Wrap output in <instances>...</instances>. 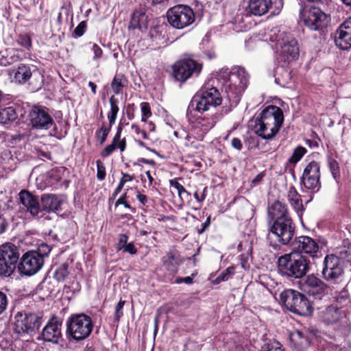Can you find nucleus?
Returning <instances> with one entry per match:
<instances>
[{"label":"nucleus","mask_w":351,"mask_h":351,"mask_svg":"<svg viewBox=\"0 0 351 351\" xmlns=\"http://www.w3.org/2000/svg\"><path fill=\"white\" fill-rule=\"evenodd\" d=\"M284 121V114L280 108L269 106L254 118L252 125L254 133L265 140L274 138L278 133Z\"/></svg>","instance_id":"f257e3e1"},{"label":"nucleus","mask_w":351,"mask_h":351,"mask_svg":"<svg viewBox=\"0 0 351 351\" xmlns=\"http://www.w3.org/2000/svg\"><path fill=\"white\" fill-rule=\"evenodd\" d=\"M269 40L275 43V50L278 59L282 62H291L299 56L297 40L285 31L273 29L269 35Z\"/></svg>","instance_id":"f03ea898"},{"label":"nucleus","mask_w":351,"mask_h":351,"mask_svg":"<svg viewBox=\"0 0 351 351\" xmlns=\"http://www.w3.org/2000/svg\"><path fill=\"white\" fill-rule=\"evenodd\" d=\"M224 73L229 77L223 84L224 92L231 104L236 105L248 85L249 75L241 66L234 67L230 73L226 70Z\"/></svg>","instance_id":"7ed1b4c3"},{"label":"nucleus","mask_w":351,"mask_h":351,"mask_svg":"<svg viewBox=\"0 0 351 351\" xmlns=\"http://www.w3.org/2000/svg\"><path fill=\"white\" fill-rule=\"evenodd\" d=\"M280 273L287 278H301L309 269V263L300 253L292 252L278 258Z\"/></svg>","instance_id":"20e7f679"},{"label":"nucleus","mask_w":351,"mask_h":351,"mask_svg":"<svg viewBox=\"0 0 351 351\" xmlns=\"http://www.w3.org/2000/svg\"><path fill=\"white\" fill-rule=\"evenodd\" d=\"M9 75L13 82L23 84L29 82V86L33 91L40 90L44 82L42 72L32 64H20L9 71Z\"/></svg>","instance_id":"39448f33"},{"label":"nucleus","mask_w":351,"mask_h":351,"mask_svg":"<svg viewBox=\"0 0 351 351\" xmlns=\"http://www.w3.org/2000/svg\"><path fill=\"white\" fill-rule=\"evenodd\" d=\"M280 302L291 312L306 316L312 313V307L304 295L293 289H287L280 294Z\"/></svg>","instance_id":"423d86ee"},{"label":"nucleus","mask_w":351,"mask_h":351,"mask_svg":"<svg viewBox=\"0 0 351 351\" xmlns=\"http://www.w3.org/2000/svg\"><path fill=\"white\" fill-rule=\"evenodd\" d=\"M93 328L91 317L84 313L71 315L66 321V332L75 341H82L90 335Z\"/></svg>","instance_id":"0eeeda50"},{"label":"nucleus","mask_w":351,"mask_h":351,"mask_svg":"<svg viewBox=\"0 0 351 351\" xmlns=\"http://www.w3.org/2000/svg\"><path fill=\"white\" fill-rule=\"evenodd\" d=\"M222 97L219 90L215 88H205L200 90L192 99L189 108H195L199 112L208 110L210 107L221 104Z\"/></svg>","instance_id":"6e6552de"},{"label":"nucleus","mask_w":351,"mask_h":351,"mask_svg":"<svg viewBox=\"0 0 351 351\" xmlns=\"http://www.w3.org/2000/svg\"><path fill=\"white\" fill-rule=\"evenodd\" d=\"M167 18L173 27L182 29L194 22L195 14L189 6L179 4L168 10Z\"/></svg>","instance_id":"1a4fd4ad"},{"label":"nucleus","mask_w":351,"mask_h":351,"mask_svg":"<svg viewBox=\"0 0 351 351\" xmlns=\"http://www.w3.org/2000/svg\"><path fill=\"white\" fill-rule=\"evenodd\" d=\"M19 250L12 243L0 246V276H10L16 269L19 259Z\"/></svg>","instance_id":"9d476101"},{"label":"nucleus","mask_w":351,"mask_h":351,"mask_svg":"<svg viewBox=\"0 0 351 351\" xmlns=\"http://www.w3.org/2000/svg\"><path fill=\"white\" fill-rule=\"evenodd\" d=\"M300 19L311 30L317 31L326 26V14L319 8L306 5L300 10Z\"/></svg>","instance_id":"9b49d317"},{"label":"nucleus","mask_w":351,"mask_h":351,"mask_svg":"<svg viewBox=\"0 0 351 351\" xmlns=\"http://www.w3.org/2000/svg\"><path fill=\"white\" fill-rule=\"evenodd\" d=\"M44 264V256L38 251H29L25 253L19 264L21 274L32 276L36 274Z\"/></svg>","instance_id":"f8f14e48"},{"label":"nucleus","mask_w":351,"mask_h":351,"mask_svg":"<svg viewBox=\"0 0 351 351\" xmlns=\"http://www.w3.org/2000/svg\"><path fill=\"white\" fill-rule=\"evenodd\" d=\"M29 123L35 130H49L55 125L49 109L43 106H34L29 113Z\"/></svg>","instance_id":"ddd939ff"},{"label":"nucleus","mask_w":351,"mask_h":351,"mask_svg":"<svg viewBox=\"0 0 351 351\" xmlns=\"http://www.w3.org/2000/svg\"><path fill=\"white\" fill-rule=\"evenodd\" d=\"M270 232L276 236L278 242L287 245L294 235L295 225L291 218H279L275 219L270 228Z\"/></svg>","instance_id":"4468645a"},{"label":"nucleus","mask_w":351,"mask_h":351,"mask_svg":"<svg viewBox=\"0 0 351 351\" xmlns=\"http://www.w3.org/2000/svg\"><path fill=\"white\" fill-rule=\"evenodd\" d=\"M202 71V64L192 59L177 62L173 66L174 77L184 82L191 77L197 76Z\"/></svg>","instance_id":"2eb2a0df"},{"label":"nucleus","mask_w":351,"mask_h":351,"mask_svg":"<svg viewBox=\"0 0 351 351\" xmlns=\"http://www.w3.org/2000/svg\"><path fill=\"white\" fill-rule=\"evenodd\" d=\"M322 269L323 278L328 282H333L341 276L343 273V263L335 254L327 255L324 261Z\"/></svg>","instance_id":"dca6fc26"},{"label":"nucleus","mask_w":351,"mask_h":351,"mask_svg":"<svg viewBox=\"0 0 351 351\" xmlns=\"http://www.w3.org/2000/svg\"><path fill=\"white\" fill-rule=\"evenodd\" d=\"M15 325L19 332L21 330L32 333L38 330L42 324V316L34 313L23 314L19 312L15 316Z\"/></svg>","instance_id":"f3484780"},{"label":"nucleus","mask_w":351,"mask_h":351,"mask_svg":"<svg viewBox=\"0 0 351 351\" xmlns=\"http://www.w3.org/2000/svg\"><path fill=\"white\" fill-rule=\"evenodd\" d=\"M302 182L308 189L318 191L321 188L320 167L315 161H311L305 167Z\"/></svg>","instance_id":"a211bd4d"},{"label":"nucleus","mask_w":351,"mask_h":351,"mask_svg":"<svg viewBox=\"0 0 351 351\" xmlns=\"http://www.w3.org/2000/svg\"><path fill=\"white\" fill-rule=\"evenodd\" d=\"M335 42L341 49L351 47V17L346 20L336 31Z\"/></svg>","instance_id":"6ab92c4d"},{"label":"nucleus","mask_w":351,"mask_h":351,"mask_svg":"<svg viewBox=\"0 0 351 351\" xmlns=\"http://www.w3.org/2000/svg\"><path fill=\"white\" fill-rule=\"evenodd\" d=\"M62 322L56 318L49 320L42 331L41 337L44 341L58 343L62 337Z\"/></svg>","instance_id":"aec40b11"},{"label":"nucleus","mask_w":351,"mask_h":351,"mask_svg":"<svg viewBox=\"0 0 351 351\" xmlns=\"http://www.w3.org/2000/svg\"><path fill=\"white\" fill-rule=\"evenodd\" d=\"M293 252L298 253H305L314 257L318 252L319 245L309 237L302 236L297 238L293 243Z\"/></svg>","instance_id":"412c9836"},{"label":"nucleus","mask_w":351,"mask_h":351,"mask_svg":"<svg viewBox=\"0 0 351 351\" xmlns=\"http://www.w3.org/2000/svg\"><path fill=\"white\" fill-rule=\"evenodd\" d=\"M19 199L23 205V208L28 212L32 216H38L41 211L38 199L33 194L27 191H21L19 194Z\"/></svg>","instance_id":"4be33fe9"},{"label":"nucleus","mask_w":351,"mask_h":351,"mask_svg":"<svg viewBox=\"0 0 351 351\" xmlns=\"http://www.w3.org/2000/svg\"><path fill=\"white\" fill-rule=\"evenodd\" d=\"M40 202L41 210L47 213H57L62 210L63 199L61 196L56 194L45 193L41 196Z\"/></svg>","instance_id":"5701e85b"},{"label":"nucleus","mask_w":351,"mask_h":351,"mask_svg":"<svg viewBox=\"0 0 351 351\" xmlns=\"http://www.w3.org/2000/svg\"><path fill=\"white\" fill-rule=\"evenodd\" d=\"M184 258L181 256L180 252L171 249L162 258L163 266L170 273H176L178 267L183 263Z\"/></svg>","instance_id":"b1692460"},{"label":"nucleus","mask_w":351,"mask_h":351,"mask_svg":"<svg viewBox=\"0 0 351 351\" xmlns=\"http://www.w3.org/2000/svg\"><path fill=\"white\" fill-rule=\"evenodd\" d=\"M290 342L295 348L302 350L310 345L308 332L306 330H293L289 332Z\"/></svg>","instance_id":"393cba45"},{"label":"nucleus","mask_w":351,"mask_h":351,"mask_svg":"<svg viewBox=\"0 0 351 351\" xmlns=\"http://www.w3.org/2000/svg\"><path fill=\"white\" fill-rule=\"evenodd\" d=\"M272 0H247V11L256 16L265 14L271 6Z\"/></svg>","instance_id":"a878e982"},{"label":"nucleus","mask_w":351,"mask_h":351,"mask_svg":"<svg viewBox=\"0 0 351 351\" xmlns=\"http://www.w3.org/2000/svg\"><path fill=\"white\" fill-rule=\"evenodd\" d=\"M305 290L313 295H320L326 288V285L314 275H309L305 279Z\"/></svg>","instance_id":"bb28decb"},{"label":"nucleus","mask_w":351,"mask_h":351,"mask_svg":"<svg viewBox=\"0 0 351 351\" xmlns=\"http://www.w3.org/2000/svg\"><path fill=\"white\" fill-rule=\"evenodd\" d=\"M121 128L119 127L117 132L114 136L111 144L107 145L101 152L103 157L109 156L117 148L123 152L126 148V140L125 138L121 139Z\"/></svg>","instance_id":"cd10ccee"},{"label":"nucleus","mask_w":351,"mask_h":351,"mask_svg":"<svg viewBox=\"0 0 351 351\" xmlns=\"http://www.w3.org/2000/svg\"><path fill=\"white\" fill-rule=\"evenodd\" d=\"M148 16L143 10H136L132 14L129 28L142 31L147 27Z\"/></svg>","instance_id":"c85d7f7f"},{"label":"nucleus","mask_w":351,"mask_h":351,"mask_svg":"<svg viewBox=\"0 0 351 351\" xmlns=\"http://www.w3.org/2000/svg\"><path fill=\"white\" fill-rule=\"evenodd\" d=\"M342 317V311L337 306H328L322 312V318L327 324H335L341 320Z\"/></svg>","instance_id":"c756f323"},{"label":"nucleus","mask_w":351,"mask_h":351,"mask_svg":"<svg viewBox=\"0 0 351 351\" xmlns=\"http://www.w3.org/2000/svg\"><path fill=\"white\" fill-rule=\"evenodd\" d=\"M287 197L289 202L298 213L304 210L301 196L293 186L289 188Z\"/></svg>","instance_id":"7c9ffc66"},{"label":"nucleus","mask_w":351,"mask_h":351,"mask_svg":"<svg viewBox=\"0 0 351 351\" xmlns=\"http://www.w3.org/2000/svg\"><path fill=\"white\" fill-rule=\"evenodd\" d=\"M269 214L274 219L291 218L287 205L280 201H276L269 209Z\"/></svg>","instance_id":"2f4dec72"},{"label":"nucleus","mask_w":351,"mask_h":351,"mask_svg":"<svg viewBox=\"0 0 351 351\" xmlns=\"http://www.w3.org/2000/svg\"><path fill=\"white\" fill-rule=\"evenodd\" d=\"M110 110L108 113V119L109 120L110 127L114 124L117 113L119 110L117 99L112 96L110 98Z\"/></svg>","instance_id":"473e14b6"},{"label":"nucleus","mask_w":351,"mask_h":351,"mask_svg":"<svg viewBox=\"0 0 351 351\" xmlns=\"http://www.w3.org/2000/svg\"><path fill=\"white\" fill-rule=\"evenodd\" d=\"M16 118L15 110L12 107L0 109V123L5 124L15 120Z\"/></svg>","instance_id":"72a5a7b5"},{"label":"nucleus","mask_w":351,"mask_h":351,"mask_svg":"<svg viewBox=\"0 0 351 351\" xmlns=\"http://www.w3.org/2000/svg\"><path fill=\"white\" fill-rule=\"evenodd\" d=\"M335 255L343 263L344 262L351 263V244L339 247Z\"/></svg>","instance_id":"f704fd0d"},{"label":"nucleus","mask_w":351,"mask_h":351,"mask_svg":"<svg viewBox=\"0 0 351 351\" xmlns=\"http://www.w3.org/2000/svg\"><path fill=\"white\" fill-rule=\"evenodd\" d=\"M126 82L125 78L122 75H116L112 82L111 86L116 95L121 93L122 87H123L125 82Z\"/></svg>","instance_id":"c9c22d12"},{"label":"nucleus","mask_w":351,"mask_h":351,"mask_svg":"<svg viewBox=\"0 0 351 351\" xmlns=\"http://www.w3.org/2000/svg\"><path fill=\"white\" fill-rule=\"evenodd\" d=\"M261 351H284L280 343L276 340H269L261 347Z\"/></svg>","instance_id":"e433bc0d"},{"label":"nucleus","mask_w":351,"mask_h":351,"mask_svg":"<svg viewBox=\"0 0 351 351\" xmlns=\"http://www.w3.org/2000/svg\"><path fill=\"white\" fill-rule=\"evenodd\" d=\"M68 265L64 263L58 267L54 273V278L58 281H63L69 275Z\"/></svg>","instance_id":"4c0bfd02"},{"label":"nucleus","mask_w":351,"mask_h":351,"mask_svg":"<svg viewBox=\"0 0 351 351\" xmlns=\"http://www.w3.org/2000/svg\"><path fill=\"white\" fill-rule=\"evenodd\" d=\"M233 274L234 267H229L216 278V279L214 280V283L219 284L222 281H227Z\"/></svg>","instance_id":"58836bf2"},{"label":"nucleus","mask_w":351,"mask_h":351,"mask_svg":"<svg viewBox=\"0 0 351 351\" xmlns=\"http://www.w3.org/2000/svg\"><path fill=\"white\" fill-rule=\"evenodd\" d=\"M141 110L142 114L141 121L147 122V119L152 115L149 104L147 102H142L141 104Z\"/></svg>","instance_id":"ea45409f"},{"label":"nucleus","mask_w":351,"mask_h":351,"mask_svg":"<svg viewBox=\"0 0 351 351\" xmlns=\"http://www.w3.org/2000/svg\"><path fill=\"white\" fill-rule=\"evenodd\" d=\"M306 153V149L303 147L299 146L296 147L293 152V154L291 158V162H296L301 159V158Z\"/></svg>","instance_id":"a19ab883"},{"label":"nucleus","mask_w":351,"mask_h":351,"mask_svg":"<svg viewBox=\"0 0 351 351\" xmlns=\"http://www.w3.org/2000/svg\"><path fill=\"white\" fill-rule=\"evenodd\" d=\"M328 165L333 178L337 179L339 176L338 162L335 160L330 158L328 161Z\"/></svg>","instance_id":"79ce46f5"},{"label":"nucleus","mask_w":351,"mask_h":351,"mask_svg":"<svg viewBox=\"0 0 351 351\" xmlns=\"http://www.w3.org/2000/svg\"><path fill=\"white\" fill-rule=\"evenodd\" d=\"M97 178L99 180H103L106 176V167L100 161H97Z\"/></svg>","instance_id":"37998d69"},{"label":"nucleus","mask_w":351,"mask_h":351,"mask_svg":"<svg viewBox=\"0 0 351 351\" xmlns=\"http://www.w3.org/2000/svg\"><path fill=\"white\" fill-rule=\"evenodd\" d=\"M110 132V129H108L103 126L97 132V138H100V144L102 145L106 140V138Z\"/></svg>","instance_id":"c03bdc74"},{"label":"nucleus","mask_w":351,"mask_h":351,"mask_svg":"<svg viewBox=\"0 0 351 351\" xmlns=\"http://www.w3.org/2000/svg\"><path fill=\"white\" fill-rule=\"evenodd\" d=\"M124 304H125V301L121 300L116 306L114 320L117 322L119 321L120 318L123 315L122 310H123Z\"/></svg>","instance_id":"a18cd8bd"},{"label":"nucleus","mask_w":351,"mask_h":351,"mask_svg":"<svg viewBox=\"0 0 351 351\" xmlns=\"http://www.w3.org/2000/svg\"><path fill=\"white\" fill-rule=\"evenodd\" d=\"M171 186L174 187L178 191V193L180 197H181L182 195H183V194H186L188 196L190 195L189 193H188L186 191L184 187L181 184H180L178 182H177V181L171 180Z\"/></svg>","instance_id":"49530a36"},{"label":"nucleus","mask_w":351,"mask_h":351,"mask_svg":"<svg viewBox=\"0 0 351 351\" xmlns=\"http://www.w3.org/2000/svg\"><path fill=\"white\" fill-rule=\"evenodd\" d=\"M86 29V21H82L75 29V34L77 36H82Z\"/></svg>","instance_id":"de8ad7c7"},{"label":"nucleus","mask_w":351,"mask_h":351,"mask_svg":"<svg viewBox=\"0 0 351 351\" xmlns=\"http://www.w3.org/2000/svg\"><path fill=\"white\" fill-rule=\"evenodd\" d=\"M20 53H21V51L20 50H18V49H12L10 52V61H8V62L9 64H11V63H13L14 62H16V61H19V60H21V54Z\"/></svg>","instance_id":"09e8293b"},{"label":"nucleus","mask_w":351,"mask_h":351,"mask_svg":"<svg viewBox=\"0 0 351 351\" xmlns=\"http://www.w3.org/2000/svg\"><path fill=\"white\" fill-rule=\"evenodd\" d=\"M7 304V296L5 293L0 291V314H1L5 310Z\"/></svg>","instance_id":"8fccbe9b"},{"label":"nucleus","mask_w":351,"mask_h":351,"mask_svg":"<svg viewBox=\"0 0 351 351\" xmlns=\"http://www.w3.org/2000/svg\"><path fill=\"white\" fill-rule=\"evenodd\" d=\"M92 51L94 53L93 60H96L102 56V49L96 44H94L92 47Z\"/></svg>","instance_id":"3c124183"},{"label":"nucleus","mask_w":351,"mask_h":351,"mask_svg":"<svg viewBox=\"0 0 351 351\" xmlns=\"http://www.w3.org/2000/svg\"><path fill=\"white\" fill-rule=\"evenodd\" d=\"M128 244V236L122 234L119 235L118 250H121Z\"/></svg>","instance_id":"603ef678"},{"label":"nucleus","mask_w":351,"mask_h":351,"mask_svg":"<svg viewBox=\"0 0 351 351\" xmlns=\"http://www.w3.org/2000/svg\"><path fill=\"white\" fill-rule=\"evenodd\" d=\"M126 199V193L122 195L116 202L115 206H118L120 204H123L125 208H131V206L129 204H128L125 201Z\"/></svg>","instance_id":"864d4df0"},{"label":"nucleus","mask_w":351,"mask_h":351,"mask_svg":"<svg viewBox=\"0 0 351 351\" xmlns=\"http://www.w3.org/2000/svg\"><path fill=\"white\" fill-rule=\"evenodd\" d=\"M348 299V294L347 291H341L339 295L337 297V301L340 304H343Z\"/></svg>","instance_id":"5fc2aeb1"},{"label":"nucleus","mask_w":351,"mask_h":351,"mask_svg":"<svg viewBox=\"0 0 351 351\" xmlns=\"http://www.w3.org/2000/svg\"><path fill=\"white\" fill-rule=\"evenodd\" d=\"M123 250L124 252H128L131 254H134L136 253V249L134 247V244L132 243H128Z\"/></svg>","instance_id":"6e6d98bb"},{"label":"nucleus","mask_w":351,"mask_h":351,"mask_svg":"<svg viewBox=\"0 0 351 351\" xmlns=\"http://www.w3.org/2000/svg\"><path fill=\"white\" fill-rule=\"evenodd\" d=\"M229 351H244L243 346L241 344L235 342L230 343L228 346Z\"/></svg>","instance_id":"4d7b16f0"},{"label":"nucleus","mask_w":351,"mask_h":351,"mask_svg":"<svg viewBox=\"0 0 351 351\" xmlns=\"http://www.w3.org/2000/svg\"><path fill=\"white\" fill-rule=\"evenodd\" d=\"M232 146L237 150H241L243 147L241 140L238 138H234L231 141Z\"/></svg>","instance_id":"13d9d810"},{"label":"nucleus","mask_w":351,"mask_h":351,"mask_svg":"<svg viewBox=\"0 0 351 351\" xmlns=\"http://www.w3.org/2000/svg\"><path fill=\"white\" fill-rule=\"evenodd\" d=\"M184 282L188 285L193 283V278L191 276H186L184 278H178L176 280V283L180 284Z\"/></svg>","instance_id":"bf43d9fd"},{"label":"nucleus","mask_w":351,"mask_h":351,"mask_svg":"<svg viewBox=\"0 0 351 351\" xmlns=\"http://www.w3.org/2000/svg\"><path fill=\"white\" fill-rule=\"evenodd\" d=\"M7 225L5 219L0 216V234H3L5 231Z\"/></svg>","instance_id":"052dcab7"},{"label":"nucleus","mask_w":351,"mask_h":351,"mask_svg":"<svg viewBox=\"0 0 351 351\" xmlns=\"http://www.w3.org/2000/svg\"><path fill=\"white\" fill-rule=\"evenodd\" d=\"M210 217L209 216L208 217H207L206 221L202 223V228L201 230H198V233L202 234L206 230V229L210 226Z\"/></svg>","instance_id":"680f3d73"},{"label":"nucleus","mask_w":351,"mask_h":351,"mask_svg":"<svg viewBox=\"0 0 351 351\" xmlns=\"http://www.w3.org/2000/svg\"><path fill=\"white\" fill-rule=\"evenodd\" d=\"M136 197L138 199V200L143 204V205H145V204L147 203V197L145 195H143L141 193H140L139 192H138L137 195H136Z\"/></svg>","instance_id":"e2e57ef3"},{"label":"nucleus","mask_w":351,"mask_h":351,"mask_svg":"<svg viewBox=\"0 0 351 351\" xmlns=\"http://www.w3.org/2000/svg\"><path fill=\"white\" fill-rule=\"evenodd\" d=\"M132 180V177L128 173H123V177L120 180V183H122L124 185L127 182L131 181Z\"/></svg>","instance_id":"0e129e2a"},{"label":"nucleus","mask_w":351,"mask_h":351,"mask_svg":"<svg viewBox=\"0 0 351 351\" xmlns=\"http://www.w3.org/2000/svg\"><path fill=\"white\" fill-rule=\"evenodd\" d=\"M263 177H264V174L263 173H261L258 174L252 180V184H254V185L258 184V183H260L262 181Z\"/></svg>","instance_id":"69168bd1"},{"label":"nucleus","mask_w":351,"mask_h":351,"mask_svg":"<svg viewBox=\"0 0 351 351\" xmlns=\"http://www.w3.org/2000/svg\"><path fill=\"white\" fill-rule=\"evenodd\" d=\"M21 45L26 48H29L31 46L30 39L27 37L23 38V41L21 43Z\"/></svg>","instance_id":"338daca9"},{"label":"nucleus","mask_w":351,"mask_h":351,"mask_svg":"<svg viewBox=\"0 0 351 351\" xmlns=\"http://www.w3.org/2000/svg\"><path fill=\"white\" fill-rule=\"evenodd\" d=\"M206 190V188H204V193H203V194H202V195L201 197H199V196L198 195L197 192H195V193H194V197H195V199H196L197 202H203V201L204 200V199H205V195H204V193H205Z\"/></svg>","instance_id":"774afa93"}]
</instances>
